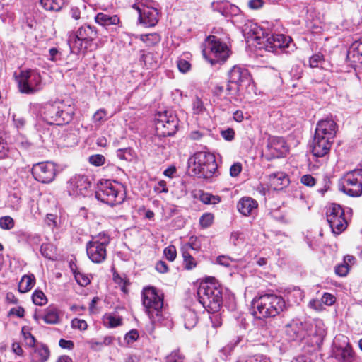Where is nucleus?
I'll use <instances>...</instances> for the list:
<instances>
[{
	"instance_id": "obj_17",
	"label": "nucleus",
	"mask_w": 362,
	"mask_h": 362,
	"mask_svg": "<svg viewBox=\"0 0 362 362\" xmlns=\"http://www.w3.org/2000/svg\"><path fill=\"white\" fill-rule=\"evenodd\" d=\"M327 221L333 233H341L348 226V221L345 217L342 207L337 204H332L327 209Z\"/></svg>"
},
{
	"instance_id": "obj_53",
	"label": "nucleus",
	"mask_w": 362,
	"mask_h": 362,
	"mask_svg": "<svg viewBox=\"0 0 362 362\" xmlns=\"http://www.w3.org/2000/svg\"><path fill=\"white\" fill-rule=\"evenodd\" d=\"M71 327L74 329H78L79 330L83 331L87 329L88 325L83 320L74 318L71 320Z\"/></svg>"
},
{
	"instance_id": "obj_36",
	"label": "nucleus",
	"mask_w": 362,
	"mask_h": 362,
	"mask_svg": "<svg viewBox=\"0 0 362 362\" xmlns=\"http://www.w3.org/2000/svg\"><path fill=\"white\" fill-rule=\"evenodd\" d=\"M139 39L146 43L148 46H151L158 43L160 40V37L158 33H153L149 34L140 35Z\"/></svg>"
},
{
	"instance_id": "obj_40",
	"label": "nucleus",
	"mask_w": 362,
	"mask_h": 362,
	"mask_svg": "<svg viewBox=\"0 0 362 362\" xmlns=\"http://www.w3.org/2000/svg\"><path fill=\"white\" fill-rule=\"evenodd\" d=\"M32 300L37 305H44L47 303V299L45 293L40 290H35L32 295Z\"/></svg>"
},
{
	"instance_id": "obj_55",
	"label": "nucleus",
	"mask_w": 362,
	"mask_h": 362,
	"mask_svg": "<svg viewBox=\"0 0 362 362\" xmlns=\"http://www.w3.org/2000/svg\"><path fill=\"white\" fill-rule=\"evenodd\" d=\"M177 66L179 71L182 73L187 72L191 68L190 63L184 59H179L177 62Z\"/></svg>"
},
{
	"instance_id": "obj_45",
	"label": "nucleus",
	"mask_w": 362,
	"mask_h": 362,
	"mask_svg": "<svg viewBox=\"0 0 362 362\" xmlns=\"http://www.w3.org/2000/svg\"><path fill=\"white\" fill-rule=\"evenodd\" d=\"M235 262L236 260L235 259L226 255H220L216 258V263L225 267H230Z\"/></svg>"
},
{
	"instance_id": "obj_37",
	"label": "nucleus",
	"mask_w": 362,
	"mask_h": 362,
	"mask_svg": "<svg viewBox=\"0 0 362 362\" xmlns=\"http://www.w3.org/2000/svg\"><path fill=\"white\" fill-rule=\"evenodd\" d=\"M122 318L119 315L109 314L104 317V324L109 327H115L120 325Z\"/></svg>"
},
{
	"instance_id": "obj_25",
	"label": "nucleus",
	"mask_w": 362,
	"mask_h": 362,
	"mask_svg": "<svg viewBox=\"0 0 362 362\" xmlns=\"http://www.w3.org/2000/svg\"><path fill=\"white\" fill-rule=\"evenodd\" d=\"M211 7L214 11L226 17L237 16L240 13L239 8L228 1L213 2Z\"/></svg>"
},
{
	"instance_id": "obj_27",
	"label": "nucleus",
	"mask_w": 362,
	"mask_h": 362,
	"mask_svg": "<svg viewBox=\"0 0 362 362\" xmlns=\"http://www.w3.org/2000/svg\"><path fill=\"white\" fill-rule=\"evenodd\" d=\"M347 57L353 62L362 64V38L351 44Z\"/></svg>"
},
{
	"instance_id": "obj_43",
	"label": "nucleus",
	"mask_w": 362,
	"mask_h": 362,
	"mask_svg": "<svg viewBox=\"0 0 362 362\" xmlns=\"http://www.w3.org/2000/svg\"><path fill=\"white\" fill-rule=\"evenodd\" d=\"M15 226L13 218L9 216H5L0 218V228L3 230H11Z\"/></svg>"
},
{
	"instance_id": "obj_9",
	"label": "nucleus",
	"mask_w": 362,
	"mask_h": 362,
	"mask_svg": "<svg viewBox=\"0 0 362 362\" xmlns=\"http://www.w3.org/2000/svg\"><path fill=\"white\" fill-rule=\"evenodd\" d=\"M142 303L152 323L160 322L162 318L163 299L153 287L144 288Z\"/></svg>"
},
{
	"instance_id": "obj_19",
	"label": "nucleus",
	"mask_w": 362,
	"mask_h": 362,
	"mask_svg": "<svg viewBox=\"0 0 362 362\" xmlns=\"http://www.w3.org/2000/svg\"><path fill=\"white\" fill-rule=\"evenodd\" d=\"M139 13V21L141 24L146 28L155 26L158 22V11L153 6L145 4L133 5Z\"/></svg>"
},
{
	"instance_id": "obj_6",
	"label": "nucleus",
	"mask_w": 362,
	"mask_h": 362,
	"mask_svg": "<svg viewBox=\"0 0 362 362\" xmlns=\"http://www.w3.org/2000/svg\"><path fill=\"white\" fill-rule=\"evenodd\" d=\"M98 37L96 28L90 25H81L76 32L68 35V44L72 53H83L90 48Z\"/></svg>"
},
{
	"instance_id": "obj_60",
	"label": "nucleus",
	"mask_w": 362,
	"mask_h": 362,
	"mask_svg": "<svg viewBox=\"0 0 362 362\" xmlns=\"http://www.w3.org/2000/svg\"><path fill=\"white\" fill-rule=\"evenodd\" d=\"M52 245L50 244H42L40 247V252L42 256L47 259H52Z\"/></svg>"
},
{
	"instance_id": "obj_16",
	"label": "nucleus",
	"mask_w": 362,
	"mask_h": 362,
	"mask_svg": "<svg viewBox=\"0 0 362 362\" xmlns=\"http://www.w3.org/2000/svg\"><path fill=\"white\" fill-rule=\"evenodd\" d=\"M66 190L70 197H85L90 193L91 182L86 175H75L67 181Z\"/></svg>"
},
{
	"instance_id": "obj_34",
	"label": "nucleus",
	"mask_w": 362,
	"mask_h": 362,
	"mask_svg": "<svg viewBox=\"0 0 362 362\" xmlns=\"http://www.w3.org/2000/svg\"><path fill=\"white\" fill-rule=\"evenodd\" d=\"M183 257V267L187 270H192L197 265V262L192 257L189 251H182Z\"/></svg>"
},
{
	"instance_id": "obj_23",
	"label": "nucleus",
	"mask_w": 362,
	"mask_h": 362,
	"mask_svg": "<svg viewBox=\"0 0 362 362\" xmlns=\"http://www.w3.org/2000/svg\"><path fill=\"white\" fill-rule=\"evenodd\" d=\"M333 140L315 135L311 144V151L314 156L320 158L327 156L331 148Z\"/></svg>"
},
{
	"instance_id": "obj_52",
	"label": "nucleus",
	"mask_w": 362,
	"mask_h": 362,
	"mask_svg": "<svg viewBox=\"0 0 362 362\" xmlns=\"http://www.w3.org/2000/svg\"><path fill=\"white\" fill-rule=\"evenodd\" d=\"M88 160L95 166H100L104 164L105 158L103 155L95 154L90 156Z\"/></svg>"
},
{
	"instance_id": "obj_29",
	"label": "nucleus",
	"mask_w": 362,
	"mask_h": 362,
	"mask_svg": "<svg viewBox=\"0 0 362 362\" xmlns=\"http://www.w3.org/2000/svg\"><path fill=\"white\" fill-rule=\"evenodd\" d=\"M35 284V277L33 274H25L22 276L18 284L20 293H26L32 289Z\"/></svg>"
},
{
	"instance_id": "obj_61",
	"label": "nucleus",
	"mask_w": 362,
	"mask_h": 362,
	"mask_svg": "<svg viewBox=\"0 0 362 362\" xmlns=\"http://www.w3.org/2000/svg\"><path fill=\"white\" fill-rule=\"evenodd\" d=\"M62 54L59 50L56 47H52L49 49L48 59L56 62L61 59Z\"/></svg>"
},
{
	"instance_id": "obj_41",
	"label": "nucleus",
	"mask_w": 362,
	"mask_h": 362,
	"mask_svg": "<svg viewBox=\"0 0 362 362\" xmlns=\"http://www.w3.org/2000/svg\"><path fill=\"white\" fill-rule=\"evenodd\" d=\"M141 60L148 69H154L157 66V63L153 59V54L151 52L143 54Z\"/></svg>"
},
{
	"instance_id": "obj_15",
	"label": "nucleus",
	"mask_w": 362,
	"mask_h": 362,
	"mask_svg": "<svg viewBox=\"0 0 362 362\" xmlns=\"http://www.w3.org/2000/svg\"><path fill=\"white\" fill-rule=\"evenodd\" d=\"M332 356L338 362H353L354 352L346 336L337 335L332 345Z\"/></svg>"
},
{
	"instance_id": "obj_22",
	"label": "nucleus",
	"mask_w": 362,
	"mask_h": 362,
	"mask_svg": "<svg viewBox=\"0 0 362 362\" xmlns=\"http://www.w3.org/2000/svg\"><path fill=\"white\" fill-rule=\"evenodd\" d=\"M337 123L332 119H322L317 124L315 135L333 140L337 133Z\"/></svg>"
},
{
	"instance_id": "obj_20",
	"label": "nucleus",
	"mask_w": 362,
	"mask_h": 362,
	"mask_svg": "<svg viewBox=\"0 0 362 362\" xmlns=\"http://www.w3.org/2000/svg\"><path fill=\"white\" fill-rule=\"evenodd\" d=\"M107 238L103 243H99L98 240H92L86 245V252L88 258L95 264H100L105 261L107 257Z\"/></svg>"
},
{
	"instance_id": "obj_64",
	"label": "nucleus",
	"mask_w": 362,
	"mask_h": 362,
	"mask_svg": "<svg viewBox=\"0 0 362 362\" xmlns=\"http://www.w3.org/2000/svg\"><path fill=\"white\" fill-rule=\"evenodd\" d=\"M242 170V165L240 163H235L230 168V175L232 177H237Z\"/></svg>"
},
{
	"instance_id": "obj_38",
	"label": "nucleus",
	"mask_w": 362,
	"mask_h": 362,
	"mask_svg": "<svg viewBox=\"0 0 362 362\" xmlns=\"http://www.w3.org/2000/svg\"><path fill=\"white\" fill-rule=\"evenodd\" d=\"M185 357L180 349L171 351L165 358V362H185Z\"/></svg>"
},
{
	"instance_id": "obj_39",
	"label": "nucleus",
	"mask_w": 362,
	"mask_h": 362,
	"mask_svg": "<svg viewBox=\"0 0 362 362\" xmlns=\"http://www.w3.org/2000/svg\"><path fill=\"white\" fill-rule=\"evenodd\" d=\"M219 196L212 195L208 192H203L200 195V201L205 204H216L221 202Z\"/></svg>"
},
{
	"instance_id": "obj_51",
	"label": "nucleus",
	"mask_w": 362,
	"mask_h": 362,
	"mask_svg": "<svg viewBox=\"0 0 362 362\" xmlns=\"http://www.w3.org/2000/svg\"><path fill=\"white\" fill-rule=\"evenodd\" d=\"M245 362H271V361L266 355L259 354L248 357Z\"/></svg>"
},
{
	"instance_id": "obj_21",
	"label": "nucleus",
	"mask_w": 362,
	"mask_h": 362,
	"mask_svg": "<svg viewBox=\"0 0 362 362\" xmlns=\"http://www.w3.org/2000/svg\"><path fill=\"white\" fill-rule=\"evenodd\" d=\"M288 148L284 139L278 136H270L268 139L265 154L268 160L283 157Z\"/></svg>"
},
{
	"instance_id": "obj_14",
	"label": "nucleus",
	"mask_w": 362,
	"mask_h": 362,
	"mask_svg": "<svg viewBox=\"0 0 362 362\" xmlns=\"http://www.w3.org/2000/svg\"><path fill=\"white\" fill-rule=\"evenodd\" d=\"M339 189L350 197L362 194V169L348 172L341 180Z\"/></svg>"
},
{
	"instance_id": "obj_13",
	"label": "nucleus",
	"mask_w": 362,
	"mask_h": 362,
	"mask_svg": "<svg viewBox=\"0 0 362 362\" xmlns=\"http://www.w3.org/2000/svg\"><path fill=\"white\" fill-rule=\"evenodd\" d=\"M178 119L170 111L159 112L156 115L155 128L158 136H170L177 130Z\"/></svg>"
},
{
	"instance_id": "obj_28",
	"label": "nucleus",
	"mask_w": 362,
	"mask_h": 362,
	"mask_svg": "<svg viewBox=\"0 0 362 362\" xmlns=\"http://www.w3.org/2000/svg\"><path fill=\"white\" fill-rule=\"evenodd\" d=\"M95 21L102 26L115 25L119 23V18L117 15H108L98 13L95 17Z\"/></svg>"
},
{
	"instance_id": "obj_18",
	"label": "nucleus",
	"mask_w": 362,
	"mask_h": 362,
	"mask_svg": "<svg viewBox=\"0 0 362 362\" xmlns=\"http://www.w3.org/2000/svg\"><path fill=\"white\" fill-rule=\"evenodd\" d=\"M56 166L52 162H41L33 165L32 175L35 180L44 184L52 182L56 176Z\"/></svg>"
},
{
	"instance_id": "obj_26",
	"label": "nucleus",
	"mask_w": 362,
	"mask_h": 362,
	"mask_svg": "<svg viewBox=\"0 0 362 362\" xmlns=\"http://www.w3.org/2000/svg\"><path fill=\"white\" fill-rule=\"evenodd\" d=\"M288 184L289 178L284 172H277L269 175V185L274 190H281Z\"/></svg>"
},
{
	"instance_id": "obj_12",
	"label": "nucleus",
	"mask_w": 362,
	"mask_h": 362,
	"mask_svg": "<svg viewBox=\"0 0 362 362\" xmlns=\"http://www.w3.org/2000/svg\"><path fill=\"white\" fill-rule=\"evenodd\" d=\"M226 91L228 95H237L242 86L250 83L252 78L249 71L240 65L233 66L228 74Z\"/></svg>"
},
{
	"instance_id": "obj_1",
	"label": "nucleus",
	"mask_w": 362,
	"mask_h": 362,
	"mask_svg": "<svg viewBox=\"0 0 362 362\" xmlns=\"http://www.w3.org/2000/svg\"><path fill=\"white\" fill-rule=\"evenodd\" d=\"M74 112L75 107L71 99L48 102L40 108L42 119L49 124H69L72 120Z\"/></svg>"
},
{
	"instance_id": "obj_50",
	"label": "nucleus",
	"mask_w": 362,
	"mask_h": 362,
	"mask_svg": "<svg viewBox=\"0 0 362 362\" xmlns=\"http://www.w3.org/2000/svg\"><path fill=\"white\" fill-rule=\"evenodd\" d=\"M163 253L166 259L170 262L174 261L176 258V248L174 245H169L165 247Z\"/></svg>"
},
{
	"instance_id": "obj_3",
	"label": "nucleus",
	"mask_w": 362,
	"mask_h": 362,
	"mask_svg": "<svg viewBox=\"0 0 362 362\" xmlns=\"http://www.w3.org/2000/svg\"><path fill=\"white\" fill-rule=\"evenodd\" d=\"M124 185L115 180H100L95 191V198L110 206L121 204L125 199Z\"/></svg>"
},
{
	"instance_id": "obj_5",
	"label": "nucleus",
	"mask_w": 362,
	"mask_h": 362,
	"mask_svg": "<svg viewBox=\"0 0 362 362\" xmlns=\"http://www.w3.org/2000/svg\"><path fill=\"white\" fill-rule=\"evenodd\" d=\"M188 167L194 175L206 179L216 175L218 169L214 155L205 151L197 152L191 156Z\"/></svg>"
},
{
	"instance_id": "obj_24",
	"label": "nucleus",
	"mask_w": 362,
	"mask_h": 362,
	"mask_svg": "<svg viewBox=\"0 0 362 362\" xmlns=\"http://www.w3.org/2000/svg\"><path fill=\"white\" fill-rule=\"evenodd\" d=\"M257 208V202L250 197H242L237 203L238 211L245 216L255 215Z\"/></svg>"
},
{
	"instance_id": "obj_30",
	"label": "nucleus",
	"mask_w": 362,
	"mask_h": 362,
	"mask_svg": "<svg viewBox=\"0 0 362 362\" xmlns=\"http://www.w3.org/2000/svg\"><path fill=\"white\" fill-rule=\"evenodd\" d=\"M49 356V350L47 346L41 345L35 348L33 360L34 362H45Z\"/></svg>"
},
{
	"instance_id": "obj_62",
	"label": "nucleus",
	"mask_w": 362,
	"mask_h": 362,
	"mask_svg": "<svg viewBox=\"0 0 362 362\" xmlns=\"http://www.w3.org/2000/svg\"><path fill=\"white\" fill-rule=\"evenodd\" d=\"M153 189L154 191L158 193H167L168 192L166 182L165 180H159L158 183L155 185Z\"/></svg>"
},
{
	"instance_id": "obj_46",
	"label": "nucleus",
	"mask_w": 362,
	"mask_h": 362,
	"mask_svg": "<svg viewBox=\"0 0 362 362\" xmlns=\"http://www.w3.org/2000/svg\"><path fill=\"white\" fill-rule=\"evenodd\" d=\"M192 105L194 114L200 115L202 114L205 110L202 100L198 97H196L193 100Z\"/></svg>"
},
{
	"instance_id": "obj_44",
	"label": "nucleus",
	"mask_w": 362,
	"mask_h": 362,
	"mask_svg": "<svg viewBox=\"0 0 362 362\" xmlns=\"http://www.w3.org/2000/svg\"><path fill=\"white\" fill-rule=\"evenodd\" d=\"M214 214L211 213H205L199 218V224L202 228H209L214 221Z\"/></svg>"
},
{
	"instance_id": "obj_58",
	"label": "nucleus",
	"mask_w": 362,
	"mask_h": 362,
	"mask_svg": "<svg viewBox=\"0 0 362 362\" xmlns=\"http://www.w3.org/2000/svg\"><path fill=\"white\" fill-rule=\"evenodd\" d=\"M349 266L341 263L335 267L334 271L337 275L339 276H346L349 272Z\"/></svg>"
},
{
	"instance_id": "obj_54",
	"label": "nucleus",
	"mask_w": 362,
	"mask_h": 362,
	"mask_svg": "<svg viewBox=\"0 0 362 362\" xmlns=\"http://www.w3.org/2000/svg\"><path fill=\"white\" fill-rule=\"evenodd\" d=\"M324 59V56L321 53H317L313 55L309 60L310 66L312 68L317 67L321 62Z\"/></svg>"
},
{
	"instance_id": "obj_59",
	"label": "nucleus",
	"mask_w": 362,
	"mask_h": 362,
	"mask_svg": "<svg viewBox=\"0 0 362 362\" xmlns=\"http://www.w3.org/2000/svg\"><path fill=\"white\" fill-rule=\"evenodd\" d=\"M114 280L115 283L117 284L121 287V290L124 293L127 292V286L129 285L128 281L119 276L118 274L114 275Z\"/></svg>"
},
{
	"instance_id": "obj_57",
	"label": "nucleus",
	"mask_w": 362,
	"mask_h": 362,
	"mask_svg": "<svg viewBox=\"0 0 362 362\" xmlns=\"http://www.w3.org/2000/svg\"><path fill=\"white\" fill-rule=\"evenodd\" d=\"M335 296L329 293H324L321 298L322 303L326 305H332L335 303Z\"/></svg>"
},
{
	"instance_id": "obj_8",
	"label": "nucleus",
	"mask_w": 362,
	"mask_h": 362,
	"mask_svg": "<svg viewBox=\"0 0 362 362\" xmlns=\"http://www.w3.org/2000/svg\"><path fill=\"white\" fill-rule=\"evenodd\" d=\"M251 37L255 41L259 49H264L269 52H274L277 49L288 47L291 38L282 34L265 33L262 28L254 25Z\"/></svg>"
},
{
	"instance_id": "obj_35",
	"label": "nucleus",
	"mask_w": 362,
	"mask_h": 362,
	"mask_svg": "<svg viewBox=\"0 0 362 362\" xmlns=\"http://www.w3.org/2000/svg\"><path fill=\"white\" fill-rule=\"evenodd\" d=\"M201 248L199 240L194 236H191L189 241L183 244L181 247V251H189L190 250L198 252Z\"/></svg>"
},
{
	"instance_id": "obj_49",
	"label": "nucleus",
	"mask_w": 362,
	"mask_h": 362,
	"mask_svg": "<svg viewBox=\"0 0 362 362\" xmlns=\"http://www.w3.org/2000/svg\"><path fill=\"white\" fill-rule=\"evenodd\" d=\"M107 112L105 109L98 110L93 116V122L95 124H100L106 120Z\"/></svg>"
},
{
	"instance_id": "obj_31",
	"label": "nucleus",
	"mask_w": 362,
	"mask_h": 362,
	"mask_svg": "<svg viewBox=\"0 0 362 362\" xmlns=\"http://www.w3.org/2000/svg\"><path fill=\"white\" fill-rule=\"evenodd\" d=\"M43 320L47 324H57L59 322V316L58 310L54 308L49 306L45 312Z\"/></svg>"
},
{
	"instance_id": "obj_63",
	"label": "nucleus",
	"mask_w": 362,
	"mask_h": 362,
	"mask_svg": "<svg viewBox=\"0 0 362 362\" xmlns=\"http://www.w3.org/2000/svg\"><path fill=\"white\" fill-rule=\"evenodd\" d=\"M301 182L308 187H313L315 185V179L310 175H305L301 177Z\"/></svg>"
},
{
	"instance_id": "obj_7",
	"label": "nucleus",
	"mask_w": 362,
	"mask_h": 362,
	"mask_svg": "<svg viewBox=\"0 0 362 362\" xmlns=\"http://www.w3.org/2000/svg\"><path fill=\"white\" fill-rule=\"evenodd\" d=\"M199 303L209 312L216 313L222 305V291L218 284L212 281L202 282L197 290Z\"/></svg>"
},
{
	"instance_id": "obj_48",
	"label": "nucleus",
	"mask_w": 362,
	"mask_h": 362,
	"mask_svg": "<svg viewBox=\"0 0 362 362\" xmlns=\"http://www.w3.org/2000/svg\"><path fill=\"white\" fill-rule=\"evenodd\" d=\"M45 223L52 229L57 228L59 226V219L57 215L48 214L45 218Z\"/></svg>"
},
{
	"instance_id": "obj_47",
	"label": "nucleus",
	"mask_w": 362,
	"mask_h": 362,
	"mask_svg": "<svg viewBox=\"0 0 362 362\" xmlns=\"http://www.w3.org/2000/svg\"><path fill=\"white\" fill-rule=\"evenodd\" d=\"M74 277L77 283L82 286H86L90 284V281L88 276L80 272H74Z\"/></svg>"
},
{
	"instance_id": "obj_56",
	"label": "nucleus",
	"mask_w": 362,
	"mask_h": 362,
	"mask_svg": "<svg viewBox=\"0 0 362 362\" xmlns=\"http://www.w3.org/2000/svg\"><path fill=\"white\" fill-rule=\"evenodd\" d=\"M117 156L121 160H130L132 157V150L130 148L119 149L117 151Z\"/></svg>"
},
{
	"instance_id": "obj_11",
	"label": "nucleus",
	"mask_w": 362,
	"mask_h": 362,
	"mask_svg": "<svg viewBox=\"0 0 362 362\" xmlns=\"http://www.w3.org/2000/svg\"><path fill=\"white\" fill-rule=\"evenodd\" d=\"M16 80L19 91L24 94H34L43 87L41 76L36 70H22Z\"/></svg>"
},
{
	"instance_id": "obj_33",
	"label": "nucleus",
	"mask_w": 362,
	"mask_h": 362,
	"mask_svg": "<svg viewBox=\"0 0 362 362\" xmlns=\"http://www.w3.org/2000/svg\"><path fill=\"white\" fill-rule=\"evenodd\" d=\"M197 323V313L191 309L186 310L184 313V325L185 328L187 329H190L194 327Z\"/></svg>"
},
{
	"instance_id": "obj_4",
	"label": "nucleus",
	"mask_w": 362,
	"mask_h": 362,
	"mask_svg": "<svg viewBox=\"0 0 362 362\" xmlns=\"http://www.w3.org/2000/svg\"><path fill=\"white\" fill-rule=\"evenodd\" d=\"M322 325L321 322L313 325L307 322L292 320L286 325L285 333L290 340H302L306 337L313 336L317 338L316 341H318L325 335Z\"/></svg>"
},
{
	"instance_id": "obj_32",
	"label": "nucleus",
	"mask_w": 362,
	"mask_h": 362,
	"mask_svg": "<svg viewBox=\"0 0 362 362\" xmlns=\"http://www.w3.org/2000/svg\"><path fill=\"white\" fill-rule=\"evenodd\" d=\"M40 5L47 11H59L64 4V0H38Z\"/></svg>"
},
{
	"instance_id": "obj_2",
	"label": "nucleus",
	"mask_w": 362,
	"mask_h": 362,
	"mask_svg": "<svg viewBox=\"0 0 362 362\" xmlns=\"http://www.w3.org/2000/svg\"><path fill=\"white\" fill-rule=\"evenodd\" d=\"M253 315L258 319L275 317L286 309L284 299L276 294H264L252 301Z\"/></svg>"
},
{
	"instance_id": "obj_42",
	"label": "nucleus",
	"mask_w": 362,
	"mask_h": 362,
	"mask_svg": "<svg viewBox=\"0 0 362 362\" xmlns=\"http://www.w3.org/2000/svg\"><path fill=\"white\" fill-rule=\"evenodd\" d=\"M21 333L23 336L26 345L33 347L35 344V339L33 335L30 333V329L27 327H23Z\"/></svg>"
},
{
	"instance_id": "obj_10",
	"label": "nucleus",
	"mask_w": 362,
	"mask_h": 362,
	"mask_svg": "<svg viewBox=\"0 0 362 362\" xmlns=\"http://www.w3.org/2000/svg\"><path fill=\"white\" fill-rule=\"evenodd\" d=\"M230 54V51L228 45L218 37L214 35L207 37L203 55L211 64L226 62Z\"/></svg>"
}]
</instances>
